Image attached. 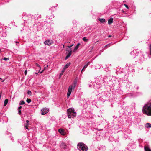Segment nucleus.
<instances>
[{
	"label": "nucleus",
	"instance_id": "2eb2a0df",
	"mask_svg": "<svg viewBox=\"0 0 151 151\" xmlns=\"http://www.w3.org/2000/svg\"><path fill=\"white\" fill-rule=\"evenodd\" d=\"M145 126L147 128H150L151 127V124L150 123H147L145 124Z\"/></svg>",
	"mask_w": 151,
	"mask_h": 151
},
{
	"label": "nucleus",
	"instance_id": "f8f14e48",
	"mask_svg": "<svg viewBox=\"0 0 151 151\" xmlns=\"http://www.w3.org/2000/svg\"><path fill=\"white\" fill-rule=\"evenodd\" d=\"M70 63L69 62L67 63L64 67V68L66 69L67 68L68 66H69L70 65Z\"/></svg>",
	"mask_w": 151,
	"mask_h": 151
},
{
	"label": "nucleus",
	"instance_id": "39448f33",
	"mask_svg": "<svg viewBox=\"0 0 151 151\" xmlns=\"http://www.w3.org/2000/svg\"><path fill=\"white\" fill-rule=\"evenodd\" d=\"M53 43V42L52 40H47L44 42V43L45 45H50Z\"/></svg>",
	"mask_w": 151,
	"mask_h": 151
},
{
	"label": "nucleus",
	"instance_id": "5701e85b",
	"mask_svg": "<svg viewBox=\"0 0 151 151\" xmlns=\"http://www.w3.org/2000/svg\"><path fill=\"white\" fill-rule=\"evenodd\" d=\"M27 93V94L28 95H31V93H32L31 92V91H30L29 90L28 91Z\"/></svg>",
	"mask_w": 151,
	"mask_h": 151
},
{
	"label": "nucleus",
	"instance_id": "4be33fe9",
	"mask_svg": "<svg viewBox=\"0 0 151 151\" xmlns=\"http://www.w3.org/2000/svg\"><path fill=\"white\" fill-rule=\"evenodd\" d=\"M29 124V123H26L25 125V127L26 129H29L28 127V125Z\"/></svg>",
	"mask_w": 151,
	"mask_h": 151
},
{
	"label": "nucleus",
	"instance_id": "7c9ffc66",
	"mask_svg": "<svg viewBox=\"0 0 151 151\" xmlns=\"http://www.w3.org/2000/svg\"><path fill=\"white\" fill-rule=\"evenodd\" d=\"M124 6L126 8H127V9H128L129 7L127 5L125 4Z\"/></svg>",
	"mask_w": 151,
	"mask_h": 151
},
{
	"label": "nucleus",
	"instance_id": "f3484780",
	"mask_svg": "<svg viewBox=\"0 0 151 151\" xmlns=\"http://www.w3.org/2000/svg\"><path fill=\"white\" fill-rule=\"evenodd\" d=\"M90 63V62H88L83 67V69H85L87 68V67L89 65V64Z\"/></svg>",
	"mask_w": 151,
	"mask_h": 151
},
{
	"label": "nucleus",
	"instance_id": "9d476101",
	"mask_svg": "<svg viewBox=\"0 0 151 151\" xmlns=\"http://www.w3.org/2000/svg\"><path fill=\"white\" fill-rule=\"evenodd\" d=\"M144 149L145 151H151V150L148 146H145Z\"/></svg>",
	"mask_w": 151,
	"mask_h": 151
},
{
	"label": "nucleus",
	"instance_id": "a878e982",
	"mask_svg": "<svg viewBox=\"0 0 151 151\" xmlns=\"http://www.w3.org/2000/svg\"><path fill=\"white\" fill-rule=\"evenodd\" d=\"M35 65H36V66H37V67H40V68H41V67H40V66L39 65L38 63H36L35 64Z\"/></svg>",
	"mask_w": 151,
	"mask_h": 151
},
{
	"label": "nucleus",
	"instance_id": "bb28decb",
	"mask_svg": "<svg viewBox=\"0 0 151 151\" xmlns=\"http://www.w3.org/2000/svg\"><path fill=\"white\" fill-rule=\"evenodd\" d=\"M63 73L61 72V73L59 75V78H60L62 76V75L63 74Z\"/></svg>",
	"mask_w": 151,
	"mask_h": 151
},
{
	"label": "nucleus",
	"instance_id": "79ce46f5",
	"mask_svg": "<svg viewBox=\"0 0 151 151\" xmlns=\"http://www.w3.org/2000/svg\"><path fill=\"white\" fill-rule=\"evenodd\" d=\"M4 80H3L2 81V82H4Z\"/></svg>",
	"mask_w": 151,
	"mask_h": 151
},
{
	"label": "nucleus",
	"instance_id": "1a4fd4ad",
	"mask_svg": "<svg viewBox=\"0 0 151 151\" xmlns=\"http://www.w3.org/2000/svg\"><path fill=\"white\" fill-rule=\"evenodd\" d=\"M80 45V43H78L77 45L76 46V47H75L73 51V52H75L78 48L79 46Z\"/></svg>",
	"mask_w": 151,
	"mask_h": 151
},
{
	"label": "nucleus",
	"instance_id": "6ab92c4d",
	"mask_svg": "<svg viewBox=\"0 0 151 151\" xmlns=\"http://www.w3.org/2000/svg\"><path fill=\"white\" fill-rule=\"evenodd\" d=\"M83 41L85 42H87L88 41V40L86 39V37H84L82 39Z\"/></svg>",
	"mask_w": 151,
	"mask_h": 151
},
{
	"label": "nucleus",
	"instance_id": "aec40b11",
	"mask_svg": "<svg viewBox=\"0 0 151 151\" xmlns=\"http://www.w3.org/2000/svg\"><path fill=\"white\" fill-rule=\"evenodd\" d=\"M26 101L28 103H29L31 101V100L30 99L27 98L26 100Z\"/></svg>",
	"mask_w": 151,
	"mask_h": 151
},
{
	"label": "nucleus",
	"instance_id": "2f4dec72",
	"mask_svg": "<svg viewBox=\"0 0 151 151\" xmlns=\"http://www.w3.org/2000/svg\"><path fill=\"white\" fill-rule=\"evenodd\" d=\"M22 108V106H19L18 108V109L19 110H20Z\"/></svg>",
	"mask_w": 151,
	"mask_h": 151
},
{
	"label": "nucleus",
	"instance_id": "473e14b6",
	"mask_svg": "<svg viewBox=\"0 0 151 151\" xmlns=\"http://www.w3.org/2000/svg\"><path fill=\"white\" fill-rule=\"evenodd\" d=\"M27 70H26L24 72V73H25V75H26L27 74Z\"/></svg>",
	"mask_w": 151,
	"mask_h": 151
},
{
	"label": "nucleus",
	"instance_id": "cd10ccee",
	"mask_svg": "<svg viewBox=\"0 0 151 151\" xmlns=\"http://www.w3.org/2000/svg\"><path fill=\"white\" fill-rule=\"evenodd\" d=\"M150 54L151 55V44L150 45Z\"/></svg>",
	"mask_w": 151,
	"mask_h": 151
},
{
	"label": "nucleus",
	"instance_id": "37998d69",
	"mask_svg": "<svg viewBox=\"0 0 151 151\" xmlns=\"http://www.w3.org/2000/svg\"><path fill=\"white\" fill-rule=\"evenodd\" d=\"M0 79L2 80V78H0Z\"/></svg>",
	"mask_w": 151,
	"mask_h": 151
},
{
	"label": "nucleus",
	"instance_id": "f03ea898",
	"mask_svg": "<svg viewBox=\"0 0 151 151\" xmlns=\"http://www.w3.org/2000/svg\"><path fill=\"white\" fill-rule=\"evenodd\" d=\"M68 117L69 118H71L72 116L75 117L76 116V113L74 111L73 108H70L67 110Z\"/></svg>",
	"mask_w": 151,
	"mask_h": 151
},
{
	"label": "nucleus",
	"instance_id": "9b49d317",
	"mask_svg": "<svg viewBox=\"0 0 151 151\" xmlns=\"http://www.w3.org/2000/svg\"><path fill=\"white\" fill-rule=\"evenodd\" d=\"M113 19L112 18H111L109 19L108 20V24H110L113 22Z\"/></svg>",
	"mask_w": 151,
	"mask_h": 151
},
{
	"label": "nucleus",
	"instance_id": "4c0bfd02",
	"mask_svg": "<svg viewBox=\"0 0 151 151\" xmlns=\"http://www.w3.org/2000/svg\"><path fill=\"white\" fill-rule=\"evenodd\" d=\"M108 37H111V35H109V36H108Z\"/></svg>",
	"mask_w": 151,
	"mask_h": 151
},
{
	"label": "nucleus",
	"instance_id": "a19ab883",
	"mask_svg": "<svg viewBox=\"0 0 151 151\" xmlns=\"http://www.w3.org/2000/svg\"><path fill=\"white\" fill-rule=\"evenodd\" d=\"M122 12H124V11L123 10H122Z\"/></svg>",
	"mask_w": 151,
	"mask_h": 151
},
{
	"label": "nucleus",
	"instance_id": "412c9836",
	"mask_svg": "<svg viewBox=\"0 0 151 151\" xmlns=\"http://www.w3.org/2000/svg\"><path fill=\"white\" fill-rule=\"evenodd\" d=\"M25 102L24 101H21L20 102V103L19 104V105H23L25 104Z\"/></svg>",
	"mask_w": 151,
	"mask_h": 151
},
{
	"label": "nucleus",
	"instance_id": "f257e3e1",
	"mask_svg": "<svg viewBox=\"0 0 151 151\" xmlns=\"http://www.w3.org/2000/svg\"><path fill=\"white\" fill-rule=\"evenodd\" d=\"M142 112L148 116H151V101L144 105L142 109Z\"/></svg>",
	"mask_w": 151,
	"mask_h": 151
},
{
	"label": "nucleus",
	"instance_id": "4468645a",
	"mask_svg": "<svg viewBox=\"0 0 151 151\" xmlns=\"http://www.w3.org/2000/svg\"><path fill=\"white\" fill-rule=\"evenodd\" d=\"M99 20L102 23H103L104 22H105V19H101V18H99Z\"/></svg>",
	"mask_w": 151,
	"mask_h": 151
},
{
	"label": "nucleus",
	"instance_id": "0eeeda50",
	"mask_svg": "<svg viewBox=\"0 0 151 151\" xmlns=\"http://www.w3.org/2000/svg\"><path fill=\"white\" fill-rule=\"evenodd\" d=\"M66 50L67 51H68V52L69 51V53H68V54L66 56L65 58V60H66L67 59H68L70 56V55H71L72 54V50H70L69 51V50H68V49H67Z\"/></svg>",
	"mask_w": 151,
	"mask_h": 151
},
{
	"label": "nucleus",
	"instance_id": "72a5a7b5",
	"mask_svg": "<svg viewBox=\"0 0 151 151\" xmlns=\"http://www.w3.org/2000/svg\"><path fill=\"white\" fill-rule=\"evenodd\" d=\"M26 123H29V121L28 120H27L26 121Z\"/></svg>",
	"mask_w": 151,
	"mask_h": 151
},
{
	"label": "nucleus",
	"instance_id": "e433bc0d",
	"mask_svg": "<svg viewBox=\"0 0 151 151\" xmlns=\"http://www.w3.org/2000/svg\"><path fill=\"white\" fill-rule=\"evenodd\" d=\"M44 70H43L42 71H41L40 72V73H42L44 71Z\"/></svg>",
	"mask_w": 151,
	"mask_h": 151
},
{
	"label": "nucleus",
	"instance_id": "423d86ee",
	"mask_svg": "<svg viewBox=\"0 0 151 151\" xmlns=\"http://www.w3.org/2000/svg\"><path fill=\"white\" fill-rule=\"evenodd\" d=\"M72 88L73 86L71 85L69 87L67 94V96L68 97L71 94L72 92Z\"/></svg>",
	"mask_w": 151,
	"mask_h": 151
},
{
	"label": "nucleus",
	"instance_id": "20e7f679",
	"mask_svg": "<svg viewBox=\"0 0 151 151\" xmlns=\"http://www.w3.org/2000/svg\"><path fill=\"white\" fill-rule=\"evenodd\" d=\"M49 109L47 108H43L41 111V114L43 115L46 114L49 112Z\"/></svg>",
	"mask_w": 151,
	"mask_h": 151
},
{
	"label": "nucleus",
	"instance_id": "a211bd4d",
	"mask_svg": "<svg viewBox=\"0 0 151 151\" xmlns=\"http://www.w3.org/2000/svg\"><path fill=\"white\" fill-rule=\"evenodd\" d=\"M111 44H110V43H109V44L107 45H106V46H105V47H104V48L105 49H106L107 47H110L111 46Z\"/></svg>",
	"mask_w": 151,
	"mask_h": 151
},
{
	"label": "nucleus",
	"instance_id": "c9c22d12",
	"mask_svg": "<svg viewBox=\"0 0 151 151\" xmlns=\"http://www.w3.org/2000/svg\"><path fill=\"white\" fill-rule=\"evenodd\" d=\"M84 69H83H83H82V71H81V73L82 72V71H84L85 70Z\"/></svg>",
	"mask_w": 151,
	"mask_h": 151
},
{
	"label": "nucleus",
	"instance_id": "dca6fc26",
	"mask_svg": "<svg viewBox=\"0 0 151 151\" xmlns=\"http://www.w3.org/2000/svg\"><path fill=\"white\" fill-rule=\"evenodd\" d=\"M65 146H66L65 144L64 143H62V144H61V147H62V148H64L65 149H66V147H65Z\"/></svg>",
	"mask_w": 151,
	"mask_h": 151
},
{
	"label": "nucleus",
	"instance_id": "58836bf2",
	"mask_svg": "<svg viewBox=\"0 0 151 151\" xmlns=\"http://www.w3.org/2000/svg\"><path fill=\"white\" fill-rule=\"evenodd\" d=\"M16 43H19V42H18L16 41Z\"/></svg>",
	"mask_w": 151,
	"mask_h": 151
},
{
	"label": "nucleus",
	"instance_id": "ea45409f",
	"mask_svg": "<svg viewBox=\"0 0 151 151\" xmlns=\"http://www.w3.org/2000/svg\"><path fill=\"white\" fill-rule=\"evenodd\" d=\"M35 73L36 74H38V73Z\"/></svg>",
	"mask_w": 151,
	"mask_h": 151
},
{
	"label": "nucleus",
	"instance_id": "c85d7f7f",
	"mask_svg": "<svg viewBox=\"0 0 151 151\" xmlns=\"http://www.w3.org/2000/svg\"><path fill=\"white\" fill-rule=\"evenodd\" d=\"M73 44H72L70 46H68V48H70L73 46Z\"/></svg>",
	"mask_w": 151,
	"mask_h": 151
},
{
	"label": "nucleus",
	"instance_id": "f704fd0d",
	"mask_svg": "<svg viewBox=\"0 0 151 151\" xmlns=\"http://www.w3.org/2000/svg\"><path fill=\"white\" fill-rule=\"evenodd\" d=\"M48 66H47L46 67H45L44 68V69L43 70H45V69L47 68V67H48Z\"/></svg>",
	"mask_w": 151,
	"mask_h": 151
},
{
	"label": "nucleus",
	"instance_id": "ddd939ff",
	"mask_svg": "<svg viewBox=\"0 0 151 151\" xmlns=\"http://www.w3.org/2000/svg\"><path fill=\"white\" fill-rule=\"evenodd\" d=\"M8 102V99H6L5 100V101H4V106H5L7 105Z\"/></svg>",
	"mask_w": 151,
	"mask_h": 151
},
{
	"label": "nucleus",
	"instance_id": "6e6552de",
	"mask_svg": "<svg viewBox=\"0 0 151 151\" xmlns=\"http://www.w3.org/2000/svg\"><path fill=\"white\" fill-rule=\"evenodd\" d=\"M58 132L62 135H65V133L64 132V130L63 129H59L58 130Z\"/></svg>",
	"mask_w": 151,
	"mask_h": 151
},
{
	"label": "nucleus",
	"instance_id": "7ed1b4c3",
	"mask_svg": "<svg viewBox=\"0 0 151 151\" xmlns=\"http://www.w3.org/2000/svg\"><path fill=\"white\" fill-rule=\"evenodd\" d=\"M78 148L81 151H86L88 150L87 146L83 143H79L78 144Z\"/></svg>",
	"mask_w": 151,
	"mask_h": 151
},
{
	"label": "nucleus",
	"instance_id": "c756f323",
	"mask_svg": "<svg viewBox=\"0 0 151 151\" xmlns=\"http://www.w3.org/2000/svg\"><path fill=\"white\" fill-rule=\"evenodd\" d=\"M18 113L19 114H21V111L20 110H19L18 111Z\"/></svg>",
	"mask_w": 151,
	"mask_h": 151
},
{
	"label": "nucleus",
	"instance_id": "393cba45",
	"mask_svg": "<svg viewBox=\"0 0 151 151\" xmlns=\"http://www.w3.org/2000/svg\"><path fill=\"white\" fill-rule=\"evenodd\" d=\"M65 70H66V69L65 68H63V69L61 72L62 73H63L65 71Z\"/></svg>",
	"mask_w": 151,
	"mask_h": 151
},
{
	"label": "nucleus",
	"instance_id": "b1692460",
	"mask_svg": "<svg viewBox=\"0 0 151 151\" xmlns=\"http://www.w3.org/2000/svg\"><path fill=\"white\" fill-rule=\"evenodd\" d=\"M9 59V58H3V60L6 61L7 60H8Z\"/></svg>",
	"mask_w": 151,
	"mask_h": 151
}]
</instances>
